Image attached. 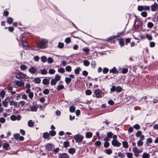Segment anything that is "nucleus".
Instances as JSON below:
<instances>
[{
	"instance_id": "nucleus-24",
	"label": "nucleus",
	"mask_w": 158,
	"mask_h": 158,
	"mask_svg": "<svg viewBox=\"0 0 158 158\" xmlns=\"http://www.w3.org/2000/svg\"><path fill=\"white\" fill-rule=\"evenodd\" d=\"M33 81L35 83L39 84L41 80L39 77H36L34 79Z\"/></svg>"
},
{
	"instance_id": "nucleus-6",
	"label": "nucleus",
	"mask_w": 158,
	"mask_h": 158,
	"mask_svg": "<svg viewBox=\"0 0 158 158\" xmlns=\"http://www.w3.org/2000/svg\"><path fill=\"white\" fill-rule=\"evenodd\" d=\"M26 38L23 35H22L20 37V40L22 43V45L23 47H27V43L26 41Z\"/></svg>"
},
{
	"instance_id": "nucleus-28",
	"label": "nucleus",
	"mask_w": 158,
	"mask_h": 158,
	"mask_svg": "<svg viewBox=\"0 0 158 158\" xmlns=\"http://www.w3.org/2000/svg\"><path fill=\"white\" fill-rule=\"evenodd\" d=\"M123 146L125 148H127L128 147V143L127 141H123L122 142Z\"/></svg>"
},
{
	"instance_id": "nucleus-35",
	"label": "nucleus",
	"mask_w": 158,
	"mask_h": 158,
	"mask_svg": "<svg viewBox=\"0 0 158 158\" xmlns=\"http://www.w3.org/2000/svg\"><path fill=\"white\" fill-rule=\"evenodd\" d=\"M91 65L92 68L94 69L96 65V63L95 61L92 60L91 63Z\"/></svg>"
},
{
	"instance_id": "nucleus-11",
	"label": "nucleus",
	"mask_w": 158,
	"mask_h": 158,
	"mask_svg": "<svg viewBox=\"0 0 158 158\" xmlns=\"http://www.w3.org/2000/svg\"><path fill=\"white\" fill-rule=\"evenodd\" d=\"M15 84L19 87H21L24 85V83L22 81H16Z\"/></svg>"
},
{
	"instance_id": "nucleus-54",
	"label": "nucleus",
	"mask_w": 158,
	"mask_h": 158,
	"mask_svg": "<svg viewBox=\"0 0 158 158\" xmlns=\"http://www.w3.org/2000/svg\"><path fill=\"white\" fill-rule=\"evenodd\" d=\"M71 41V39L69 37H68L65 40V42L67 44L69 43Z\"/></svg>"
},
{
	"instance_id": "nucleus-8",
	"label": "nucleus",
	"mask_w": 158,
	"mask_h": 158,
	"mask_svg": "<svg viewBox=\"0 0 158 158\" xmlns=\"http://www.w3.org/2000/svg\"><path fill=\"white\" fill-rule=\"evenodd\" d=\"M112 144L114 146L119 147L121 145L120 143L118 142L117 140H113L111 141Z\"/></svg>"
},
{
	"instance_id": "nucleus-5",
	"label": "nucleus",
	"mask_w": 158,
	"mask_h": 158,
	"mask_svg": "<svg viewBox=\"0 0 158 158\" xmlns=\"http://www.w3.org/2000/svg\"><path fill=\"white\" fill-rule=\"evenodd\" d=\"M74 137L76 142L80 143L83 140L84 137L81 135H76L74 136Z\"/></svg>"
},
{
	"instance_id": "nucleus-31",
	"label": "nucleus",
	"mask_w": 158,
	"mask_h": 158,
	"mask_svg": "<svg viewBox=\"0 0 158 158\" xmlns=\"http://www.w3.org/2000/svg\"><path fill=\"white\" fill-rule=\"evenodd\" d=\"M13 21V19L11 18V17H9L8 18L7 20V22L9 24H11L12 23V22Z\"/></svg>"
},
{
	"instance_id": "nucleus-2",
	"label": "nucleus",
	"mask_w": 158,
	"mask_h": 158,
	"mask_svg": "<svg viewBox=\"0 0 158 158\" xmlns=\"http://www.w3.org/2000/svg\"><path fill=\"white\" fill-rule=\"evenodd\" d=\"M142 152V149H139L135 147L133 148L132 152L134 153V156L136 157H138L139 154L141 153Z\"/></svg>"
},
{
	"instance_id": "nucleus-9",
	"label": "nucleus",
	"mask_w": 158,
	"mask_h": 158,
	"mask_svg": "<svg viewBox=\"0 0 158 158\" xmlns=\"http://www.w3.org/2000/svg\"><path fill=\"white\" fill-rule=\"evenodd\" d=\"M10 101V99L9 98H6L2 102L3 105L5 107L8 106V102Z\"/></svg>"
},
{
	"instance_id": "nucleus-34",
	"label": "nucleus",
	"mask_w": 158,
	"mask_h": 158,
	"mask_svg": "<svg viewBox=\"0 0 158 158\" xmlns=\"http://www.w3.org/2000/svg\"><path fill=\"white\" fill-rule=\"evenodd\" d=\"M110 73H118V71H117L115 67H114L113 69H110Z\"/></svg>"
},
{
	"instance_id": "nucleus-20",
	"label": "nucleus",
	"mask_w": 158,
	"mask_h": 158,
	"mask_svg": "<svg viewBox=\"0 0 158 158\" xmlns=\"http://www.w3.org/2000/svg\"><path fill=\"white\" fill-rule=\"evenodd\" d=\"M93 134L92 132H87L85 134V137L86 138H89L92 136Z\"/></svg>"
},
{
	"instance_id": "nucleus-30",
	"label": "nucleus",
	"mask_w": 158,
	"mask_h": 158,
	"mask_svg": "<svg viewBox=\"0 0 158 158\" xmlns=\"http://www.w3.org/2000/svg\"><path fill=\"white\" fill-rule=\"evenodd\" d=\"M56 132L55 131L52 130L49 131V134L51 136H53L56 135Z\"/></svg>"
},
{
	"instance_id": "nucleus-51",
	"label": "nucleus",
	"mask_w": 158,
	"mask_h": 158,
	"mask_svg": "<svg viewBox=\"0 0 158 158\" xmlns=\"http://www.w3.org/2000/svg\"><path fill=\"white\" fill-rule=\"evenodd\" d=\"M5 94V92L4 90H2L0 93V97L3 98Z\"/></svg>"
},
{
	"instance_id": "nucleus-38",
	"label": "nucleus",
	"mask_w": 158,
	"mask_h": 158,
	"mask_svg": "<svg viewBox=\"0 0 158 158\" xmlns=\"http://www.w3.org/2000/svg\"><path fill=\"white\" fill-rule=\"evenodd\" d=\"M127 157L128 158H132L133 154L131 152H127L126 153Z\"/></svg>"
},
{
	"instance_id": "nucleus-40",
	"label": "nucleus",
	"mask_w": 158,
	"mask_h": 158,
	"mask_svg": "<svg viewBox=\"0 0 158 158\" xmlns=\"http://www.w3.org/2000/svg\"><path fill=\"white\" fill-rule=\"evenodd\" d=\"M40 73L42 74H46L47 73V71L45 69H40Z\"/></svg>"
},
{
	"instance_id": "nucleus-32",
	"label": "nucleus",
	"mask_w": 158,
	"mask_h": 158,
	"mask_svg": "<svg viewBox=\"0 0 158 158\" xmlns=\"http://www.w3.org/2000/svg\"><path fill=\"white\" fill-rule=\"evenodd\" d=\"M41 61L43 62H45L47 60V58L45 56H42L41 58Z\"/></svg>"
},
{
	"instance_id": "nucleus-37",
	"label": "nucleus",
	"mask_w": 158,
	"mask_h": 158,
	"mask_svg": "<svg viewBox=\"0 0 158 158\" xmlns=\"http://www.w3.org/2000/svg\"><path fill=\"white\" fill-rule=\"evenodd\" d=\"M122 91V88L120 86H118L116 87V91L117 92H120Z\"/></svg>"
},
{
	"instance_id": "nucleus-55",
	"label": "nucleus",
	"mask_w": 158,
	"mask_h": 158,
	"mask_svg": "<svg viewBox=\"0 0 158 158\" xmlns=\"http://www.w3.org/2000/svg\"><path fill=\"white\" fill-rule=\"evenodd\" d=\"M142 132L140 131H138L135 134L136 136L139 137L141 135Z\"/></svg>"
},
{
	"instance_id": "nucleus-52",
	"label": "nucleus",
	"mask_w": 158,
	"mask_h": 158,
	"mask_svg": "<svg viewBox=\"0 0 158 158\" xmlns=\"http://www.w3.org/2000/svg\"><path fill=\"white\" fill-rule=\"evenodd\" d=\"M113 135V133L111 132H107V137H108L110 139L112 138Z\"/></svg>"
},
{
	"instance_id": "nucleus-21",
	"label": "nucleus",
	"mask_w": 158,
	"mask_h": 158,
	"mask_svg": "<svg viewBox=\"0 0 158 158\" xmlns=\"http://www.w3.org/2000/svg\"><path fill=\"white\" fill-rule=\"evenodd\" d=\"M9 102L10 105L12 106L13 105L17 107L18 106V104L17 102H15L13 100H12V101H10Z\"/></svg>"
},
{
	"instance_id": "nucleus-13",
	"label": "nucleus",
	"mask_w": 158,
	"mask_h": 158,
	"mask_svg": "<svg viewBox=\"0 0 158 158\" xmlns=\"http://www.w3.org/2000/svg\"><path fill=\"white\" fill-rule=\"evenodd\" d=\"M29 72L31 74H34L36 71V69L34 67H31L29 69Z\"/></svg>"
},
{
	"instance_id": "nucleus-23",
	"label": "nucleus",
	"mask_w": 158,
	"mask_h": 158,
	"mask_svg": "<svg viewBox=\"0 0 158 158\" xmlns=\"http://www.w3.org/2000/svg\"><path fill=\"white\" fill-rule=\"evenodd\" d=\"M82 50L86 54H88L90 50L89 48L87 47L84 48L82 49Z\"/></svg>"
},
{
	"instance_id": "nucleus-33",
	"label": "nucleus",
	"mask_w": 158,
	"mask_h": 158,
	"mask_svg": "<svg viewBox=\"0 0 158 158\" xmlns=\"http://www.w3.org/2000/svg\"><path fill=\"white\" fill-rule=\"evenodd\" d=\"M65 69L66 71L70 72L72 70V68L70 66L68 65L66 67Z\"/></svg>"
},
{
	"instance_id": "nucleus-15",
	"label": "nucleus",
	"mask_w": 158,
	"mask_h": 158,
	"mask_svg": "<svg viewBox=\"0 0 158 158\" xmlns=\"http://www.w3.org/2000/svg\"><path fill=\"white\" fill-rule=\"evenodd\" d=\"M94 93L97 98H100L101 97V95L100 94L99 91L98 90H96L94 91Z\"/></svg>"
},
{
	"instance_id": "nucleus-4",
	"label": "nucleus",
	"mask_w": 158,
	"mask_h": 158,
	"mask_svg": "<svg viewBox=\"0 0 158 158\" xmlns=\"http://www.w3.org/2000/svg\"><path fill=\"white\" fill-rule=\"evenodd\" d=\"M46 149L48 151H52L54 148V145L51 143H47L45 146Z\"/></svg>"
},
{
	"instance_id": "nucleus-39",
	"label": "nucleus",
	"mask_w": 158,
	"mask_h": 158,
	"mask_svg": "<svg viewBox=\"0 0 158 158\" xmlns=\"http://www.w3.org/2000/svg\"><path fill=\"white\" fill-rule=\"evenodd\" d=\"M69 142L68 141H65L64 142L63 146L64 148H66L69 145Z\"/></svg>"
},
{
	"instance_id": "nucleus-29",
	"label": "nucleus",
	"mask_w": 158,
	"mask_h": 158,
	"mask_svg": "<svg viewBox=\"0 0 158 158\" xmlns=\"http://www.w3.org/2000/svg\"><path fill=\"white\" fill-rule=\"evenodd\" d=\"M81 70V69L80 67H77L74 70V72L75 74H78L79 73L80 71Z\"/></svg>"
},
{
	"instance_id": "nucleus-25",
	"label": "nucleus",
	"mask_w": 158,
	"mask_h": 158,
	"mask_svg": "<svg viewBox=\"0 0 158 158\" xmlns=\"http://www.w3.org/2000/svg\"><path fill=\"white\" fill-rule=\"evenodd\" d=\"M149 157L150 155L146 152H144L142 156L143 158H149Z\"/></svg>"
},
{
	"instance_id": "nucleus-56",
	"label": "nucleus",
	"mask_w": 158,
	"mask_h": 158,
	"mask_svg": "<svg viewBox=\"0 0 158 158\" xmlns=\"http://www.w3.org/2000/svg\"><path fill=\"white\" fill-rule=\"evenodd\" d=\"M20 69L22 70H24L26 69L27 67L24 65L22 64L20 66Z\"/></svg>"
},
{
	"instance_id": "nucleus-45",
	"label": "nucleus",
	"mask_w": 158,
	"mask_h": 158,
	"mask_svg": "<svg viewBox=\"0 0 158 158\" xmlns=\"http://www.w3.org/2000/svg\"><path fill=\"white\" fill-rule=\"evenodd\" d=\"M146 37L148 40H152V36L151 35L149 34H146Z\"/></svg>"
},
{
	"instance_id": "nucleus-41",
	"label": "nucleus",
	"mask_w": 158,
	"mask_h": 158,
	"mask_svg": "<svg viewBox=\"0 0 158 158\" xmlns=\"http://www.w3.org/2000/svg\"><path fill=\"white\" fill-rule=\"evenodd\" d=\"M118 156L120 158H124L125 155L121 152H119L118 153Z\"/></svg>"
},
{
	"instance_id": "nucleus-49",
	"label": "nucleus",
	"mask_w": 158,
	"mask_h": 158,
	"mask_svg": "<svg viewBox=\"0 0 158 158\" xmlns=\"http://www.w3.org/2000/svg\"><path fill=\"white\" fill-rule=\"evenodd\" d=\"M137 144L138 146H142L143 144V142L141 140H139L137 142Z\"/></svg>"
},
{
	"instance_id": "nucleus-42",
	"label": "nucleus",
	"mask_w": 158,
	"mask_h": 158,
	"mask_svg": "<svg viewBox=\"0 0 158 158\" xmlns=\"http://www.w3.org/2000/svg\"><path fill=\"white\" fill-rule=\"evenodd\" d=\"M65 71V69L63 68H59L58 69V72L59 73H63Z\"/></svg>"
},
{
	"instance_id": "nucleus-46",
	"label": "nucleus",
	"mask_w": 158,
	"mask_h": 158,
	"mask_svg": "<svg viewBox=\"0 0 158 158\" xmlns=\"http://www.w3.org/2000/svg\"><path fill=\"white\" fill-rule=\"evenodd\" d=\"M128 71V69L127 68H123L121 70V72L123 74H125L127 73Z\"/></svg>"
},
{
	"instance_id": "nucleus-57",
	"label": "nucleus",
	"mask_w": 158,
	"mask_h": 158,
	"mask_svg": "<svg viewBox=\"0 0 158 158\" xmlns=\"http://www.w3.org/2000/svg\"><path fill=\"white\" fill-rule=\"evenodd\" d=\"M47 61L48 63H52L53 62V59L52 58L49 57L47 59Z\"/></svg>"
},
{
	"instance_id": "nucleus-53",
	"label": "nucleus",
	"mask_w": 158,
	"mask_h": 158,
	"mask_svg": "<svg viewBox=\"0 0 158 158\" xmlns=\"http://www.w3.org/2000/svg\"><path fill=\"white\" fill-rule=\"evenodd\" d=\"M64 88V86L62 85H60L57 86V89L58 90H60L61 89H63Z\"/></svg>"
},
{
	"instance_id": "nucleus-10",
	"label": "nucleus",
	"mask_w": 158,
	"mask_h": 158,
	"mask_svg": "<svg viewBox=\"0 0 158 158\" xmlns=\"http://www.w3.org/2000/svg\"><path fill=\"white\" fill-rule=\"evenodd\" d=\"M151 10L153 11H155L158 8V4L156 3H154L151 6Z\"/></svg>"
},
{
	"instance_id": "nucleus-63",
	"label": "nucleus",
	"mask_w": 158,
	"mask_h": 158,
	"mask_svg": "<svg viewBox=\"0 0 158 158\" xmlns=\"http://www.w3.org/2000/svg\"><path fill=\"white\" fill-rule=\"evenodd\" d=\"M43 93L46 95L48 94L49 93V90L48 89H45L43 91Z\"/></svg>"
},
{
	"instance_id": "nucleus-61",
	"label": "nucleus",
	"mask_w": 158,
	"mask_h": 158,
	"mask_svg": "<svg viewBox=\"0 0 158 158\" xmlns=\"http://www.w3.org/2000/svg\"><path fill=\"white\" fill-rule=\"evenodd\" d=\"M55 71L53 69H51L49 70L48 73L51 74H53L55 73Z\"/></svg>"
},
{
	"instance_id": "nucleus-50",
	"label": "nucleus",
	"mask_w": 158,
	"mask_h": 158,
	"mask_svg": "<svg viewBox=\"0 0 158 158\" xmlns=\"http://www.w3.org/2000/svg\"><path fill=\"white\" fill-rule=\"evenodd\" d=\"M75 110V107L73 106H71L69 107V111L70 112H73Z\"/></svg>"
},
{
	"instance_id": "nucleus-58",
	"label": "nucleus",
	"mask_w": 158,
	"mask_h": 158,
	"mask_svg": "<svg viewBox=\"0 0 158 158\" xmlns=\"http://www.w3.org/2000/svg\"><path fill=\"white\" fill-rule=\"evenodd\" d=\"M106 153L107 154L110 155L112 153V151L111 149H108L106 150Z\"/></svg>"
},
{
	"instance_id": "nucleus-14",
	"label": "nucleus",
	"mask_w": 158,
	"mask_h": 158,
	"mask_svg": "<svg viewBox=\"0 0 158 158\" xmlns=\"http://www.w3.org/2000/svg\"><path fill=\"white\" fill-rule=\"evenodd\" d=\"M59 158H69V156L67 153H63L59 156Z\"/></svg>"
},
{
	"instance_id": "nucleus-43",
	"label": "nucleus",
	"mask_w": 158,
	"mask_h": 158,
	"mask_svg": "<svg viewBox=\"0 0 158 158\" xmlns=\"http://www.w3.org/2000/svg\"><path fill=\"white\" fill-rule=\"evenodd\" d=\"M147 25L148 27L151 28L153 26L154 24L152 22H149L148 23Z\"/></svg>"
},
{
	"instance_id": "nucleus-60",
	"label": "nucleus",
	"mask_w": 158,
	"mask_h": 158,
	"mask_svg": "<svg viewBox=\"0 0 158 158\" xmlns=\"http://www.w3.org/2000/svg\"><path fill=\"white\" fill-rule=\"evenodd\" d=\"M92 92L89 89H87L85 91V94L86 95H89L91 94Z\"/></svg>"
},
{
	"instance_id": "nucleus-47",
	"label": "nucleus",
	"mask_w": 158,
	"mask_h": 158,
	"mask_svg": "<svg viewBox=\"0 0 158 158\" xmlns=\"http://www.w3.org/2000/svg\"><path fill=\"white\" fill-rule=\"evenodd\" d=\"M119 45L121 47L123 46L124 45V42L123 39H121L119 41Z\"/></svg>"
},
{
	"instance_id": "nucleus-26",
	"label": "nucleus",
	"mask_w": 158,
	"mask_h": 158,
	"mask_svg": "<svg viewBox=\"0 0 158 158\" xmlns=\"http://www.w3.org/2000/svg\"><path fill=\"white\" fill-rule=\"evenodd\" d=\"M117 37V36L113 35L107 38L106 40L107 41H110L113 39H114Z\"/></svg>"
},
{
	"instance_id": "nucleus-19",
	"label": "nucleus",
	"mask_w": 158,
	"mask_h": 158,
	"mask_svg": "<svg viewBox=\"0 0 158 158\" xmlns=\"http://www.w3.org/2000/svg\"><path fill=\"white\" fill-rule=\"evenodd\" d=\"M76 151V149L73 148H70L68 150L69 153L71 154H73Z\"/></svg>"
},
{
	"instance_id": "nucleus-16",
	"label": "nucleus",
	"mask_w": 158,
	"mask_h": 158,
	"mask_svg": "<svg viewBox=\"0 0 158 158\" xmlns=\"http://www.w3.org/2000/svg\"><path fill=\"white\" fill-rule=\"evenodd\" d=\"M28 126L30 127H32L34 125V122H33L32 120H30L28 122Z\"/></svg>"
},
{
	"instance_id": "nucleus-27",
	"label": "nucleus",
	"mask_w": 158,
	"mask_h": 158,
	"mask_svg": "<svg viewBox=\"0 0 158 158\" xmlns=\"http://www.w3.org/2000/svg\"><path fill=\"white\" fill-rule=\"evenodd\" d=\"M84 65L85 66H88L90 64V62L87 60H84L83 61Z\"/></svg>"
},
{
	"instance_id": "nucleus-7",
	"label": "nucleus",
	"mask_w": 158,
	"mask_h": 158,
	"mask_svg": "<svg viewBox=\"0 0 158 158\" xmlns=\"http://www.w3.org/2000/svg\"><path fill=\"white\" fill-rule=\"evenodd\" d=\"M26 77V75L22 72H19L16 74V77L18 79H24Z\"/></svg>"
},
{
	"instance_id": "nucleus-59",
	"label": "nucleus",
	"mask_w": 158,
	"mask_h": 158,
	"mask_svg": "<svg viewBox=\"0 0 158 158\" xmlns=\"http://www.w3.org/2000/svg\"><path fill=\"white\" fill-rule=\"evenodd\" d=\"M28 97L29 98L31 99H32L33 98L34 96V94L32 92H30L29 93V94L28 95Z\"/></svg>"
},
{
	"instance_id": "nucleus-48",
	"label": "nucleus",
	"mask_w": 158,
	"mask_h": 158,
	"mask_svg": "<svg viewBox=\"0 0 158 158\" xmlns=\"http://www.w3.org/2000/svg\"><path fill=\"white\" fill-rule=\"evenodd\" d=\"M71 81V79L70 77H66L65 78V81L67 84H68Z\"/></svg>"
},
{
	"instance_id": "nucleus-44",
	"label": "nucleus",
	"mask_w": 158,
	"mask_h": 158,
	"mask_svg": "<svg viewBox=\"0 0 158 158\" xmlns=\"http://www.w3.org/2000/svg\"><path fill=\"white\" fill-rule=\"evenodd\" d=\"M57 81L55 80L52 79L51 81V84L52 85H55L57 83Z\"/></svg>"
},
{
	"instance_id": "nucleus-17",
	"label": "nucleus",
	"mask_w": 158,
	"mask_h": 158,
	"mask_svg": "<svg viewBox=\"0 0 158 158\" xmlns=\"http://www.w3.org/2000/svg\"><path fill=\"white\" fill-rule=\"evenodd\" d=\"M3 148L6 150L9 149L10 148L9 145L8 143H4L2 145Z\"/></svg>"
},
{
	"instance_id": "nucleus-62",
	"label": "nucleus",
	"mask_w": 158,
	"mask_h": 158,
	"mask_svg": "<svg viewBox=\"0 0 158 158\" xmlns=\"http://www.w3.org/2000/svg\"><path fill=\"white\" fill-rule=\"evenodd\" d=\"M64 46V43L61 42H59L58 43V47L60 48H63Z\"/></svg>"
},
{
	"instance_id": "nucleus-12",
	"label": "nucleus",
	"mask_w": 158,
	"mask_h": 158,
	"mask_svg": "<svg viewBox=\"0 0 158 158\" xmlns=\"http://www.w3.org/2000/svg\"><path fill=\"white\" fill-rule=\"evenodd\" d=\"M30 107L31 109V110L32 111L35 112L37 111L38 108V106L35 105L32 106H30Z\"/></svg>"
},
{
	"instance_id": "nucleus-1",
	"label": "nucleus",
	"mask_w": 158,
	"mask_h": 158,
	"mask_svg": "<svg viewBox=\"0 0 158 158\" xmlns=\"http://www.w3.org/2000/svg\"><path fill=\"white\" fill-rule=\"evenodd\" d=\"M48 42V40L46 39H42L40 40L38 46L40 48L43 49L46 47V44Z\"/></svg>"
},
{
	"instance_id": "nucleus-64",
	"label": "nucleus",
	"mask_w": 158,
	"mask_h": 158,
	"mask_svg": "<svg viewBox=\"0 0 158 158\" xmlns=\"http://www.w3.org/2000/svg\"><path fill=\"white\" fill-rule=\"evenodd\" d=\"M141 15L143 17H145L147 16V13L146 12L143 11L141 13Z\"/></svg>"
},
{
	"instance_id": "nucleus-18",
	"label": "nucleus",
	"mask_w": 158,
	"mask_h": 158,
	"mask_svg": "<svg viewBox=\"0 0 158 158\" xmlns=\"http://www.w3.org/2000/svg\"><path fill=\"white\" fill-rule=\"evenodd\" d=\"M50 137V134L48 132H45L43 134V137L45 139H48Z\"/></svg>"
},
{
	"instance_id": "nucleus-36",
	"label": "nucleus",
	"mask_w": 158,
	"mask_h": 158,
	"mask_svg": "<svg viewBox=\"0 0 158 158\" xmlns=\"http://www.w3.org/2000/svg\"><path fill=\"white\" fill-rule=\"evenodd\" d=\"M61 78V76L58 74H56L55 77L54 79H55L57 81H59Z\"/></svg>"
},
{
	"instance_id": "nucleus-22",
	"label": "nucleus",
	"mask_w": 158,
	"mask_h": 158,
	"mask_svg": "<svg viewBox=\"0 0 158 158\" xmlns=\"http://www.w3.org/2000/svg\"><path fill=\"white\" fill-rule=\"evenodd\" d=\"M49 79L47 78H44L43 80L42 83L44 85H46L49 83Z\"/></svg>"
},
{
	"instance_id": "nucleus-3",
	"label": "nucleus",
	"mask_w": 158,
	"mask_h": 158,
	"mask_svg": "<svg viewBox=\"0 0 158 158\" xmlns=\"http://www.w3.org/2000/svg\"><path fill=\"white\" fill-rule=\"evenodd\" d=\"M150 8V7L149 6H138L137 7V10L139 11H141L143 10H149Z\"/></svg>"
}]
</instances>
